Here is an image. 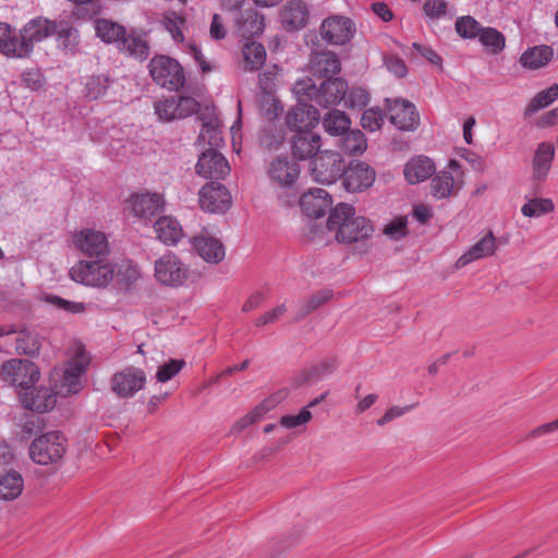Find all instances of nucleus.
I'll return each mask as SVG.
<instances>
[{"instance_id":"nucleus-1","label":"nucleus","mask_w":558,"mask_h":558,"mask_svg":"<svg viewBox=\"0 0 558 558\" xmlns=\"http://www.w3.org/2000/svg\"><path fill=\"white\" fill-rule=\"evenodd\" d=\"M327 228L335 232L338 242H362L373 235L374 227L368 219L356 216L354 208L345 203L338 204L328 217Z\"/></svg>"},{"instance_id":"nucleus-2","label":"nucleus","mask_w":558,"mask_h":558,"mask_svg":"<svg viewBox=\"0 0 558 558\" xmlns=\"http://www.w3.org/2000/svg\"><path fill=\"white\" fill-rule=\"evenodd\" d=\"M96 35L107 44H118L121 51L128 52L137 59H146L149 54V46L145 33L131 31L128 35L122 25L106 19L95 22Z\"/></svg>"},{"instance_id":"nucleus-3","label":"nucleus","mask_w":558,"mask_h":558,"mask_svg":"<svg viewBox=\"0 0 558 558\" xmlns=\"http://www.w3.org/2000/svg\"><path fill=\"white\" fill-rule=\"evenodd\" d=\"M114 264L107 258L80 259L69 270L70 278L82 286L106 289L114 279Z\"/></svg>"},{"instance_id":"nucleus-4","label":"nucleus","mask_w":558,"mask_h":558,"mask_svg":"<svg viewBox=\"0 0 558 558\" xmlns=\"http://www.w3.org/2000/svg\"><path fill=\"white\" fill-rule=\"evenodd\" d=\"M154 278L160 286L179 288L189 280L190 269L179 256L169 252L155 260Z\"/></svg>"},{"instance_id":"nucleus-5","label":"nucleus","mask_w":558,"mask_h":558,"mask_svg":"<svg viewBox=\"0 0 558 558\" xmlns=\"http://www.w3.org/2000/svg\"><path fill=\"white\" fill-rule=\"evenodd\" d=\"M65 450V437L60 432H49L33 440L29 446V458L37 464L48 465L59 461Z\"/></svg>"},{"instance_id":"nucleus-6","label":"nucleus","mask_w":558,"mask_h":558,"mask_svg":"<svg viewBox=\"0 0 558 558\" xmlns=\"http://www.w3.org/2000/svg\"><path fill=\"white\" fill-rule=\"evenodd\" d=\"M149 74L163 88L179 90L185 83L181 64L168 56H155L149 62Z\"/></svg>"},{"instance_id":"nucleus-7","label":"nucleus","mask_w":558,"mask_h":558,"mask_svg":"<svg viewBox=\"0 0 558 558\" xmlns=\"http://www.w3.org/2000/svg\"><path fill=\"white\" fill-rule=\"evenodd\" d=\"M0 377L3 381L16 386L24 392L39 380V368L28 360L12 359L2 364Z\"/></svg>"},{"instance_id":"nucleus-8","label":"nucleus","mask_w":558,"mask_h":558,"mask_svg":"<svg viewBox=\"0 0 558 558\" xmlns=\"http://www.w3.org/2000/svg\"><path fill=\"white\" fill-rule=\"evenodd\" d=\"M344 161L338 151H320L312 161L311 175L322 184H332L342 178Z\"/></svg>"},{"instance_id":"nucleus-9","label":"nucleus","mask_w":558,"mask_h":558,"mask_svg":"<svg viewBox=\"0 0 558 558\" xmlns=\"http://www.w3.org/2000/svg\"><path fill=\"white\" fill-rule=\"evenodd\" d=\"M463 185V171L456 160H450L447 168L439 171L430 181V193L437 199L456 195Z\"/></svg>"},{"instance_id":"nucleus-10","label":"nucleus","mask_w":558,"mask_h":558,"mask_svg":"<svg viewBox=\"0 0 558 558\" xmlns=\"http://www.w3.org/2000/svg\"><path fill=\"white\" fill-rule=\"evenodd\" d=\"M354 22L343 15H330L319 26L320 38L332 46H343L351 41L355 34Z\"/></svg>"},{"instance_id":"nucleus-11","label":"nucleus","mask_w":558,"mask_h":558,"mask_svg":"<svg viewBox=\"0 0 558 558\" xmlns=\"http://www.w3.org/2000/svg\"><path fill=\"white\" fill-rule=\"evenodd\" d=\"M73 244L77 251L88 258H107L110 254L107 235L99 230L82 229L74 233Z\"/></svg>"},{"instance_id":"nucleus-12","label":"nucleus","mask_w":558,"mask_h":558,"mask_svg":"<svg viewBox=\"0 0 558 558\" xmlns=\"http://www.w3.org/2000/svg\"><path fill=\"white\" fill-rule=\"evenodd\" d=\"M57 22L38 16L27 22L20 32V41L23 58L28 57L34 49V44L40 43L54 34Z\"/></svg>"},{"instance_id":"nucleus-13","label":"nucleus","mask_w":558,"mask_h":558,"mask_svg":"<svg viewBox=\"0 0 558 558\" xmlns=\"http://www.w3.org/2000/svg\"><path fill=\"white\" fill-rule=\"evenodd\" d=\"M198 202L203 210L211 214H223L232 204L231 194L220 183H207L198 192Z\"/></svg>"},{"instance_id":"nucleus-14","label":"nucleus","mask_w":558,"mask_h":558,"mask_svg":"<svg viewBox=\"0 0 558 558\" xmlns=\"http://www.w3.org/2000/svg\"><path fill=\"white\" fill-rule=\"evenodd\" d=\"M146 383V374L138 367H126L111 378V389L120 398H131L142 390Z\"/></svg>"},{"instance_id":"nucleus-15","label":"nucleus","mask_w":558,"mask_h":558,"mask_svg":"<svg viewBox=\"0 0 558 558\" xmlns=\"http://www.w3.org/2000/svg\"><path fill=\"white\" fill-rule=\"evenodd\" d=\"M300 172L299 165L288 156L274 158L267 169L270 182L281 189L291 187L298 181Z\"/></svg>"},{"instance_id":"nucleus-16","label":"nucleus","mask_w":558,"mask_h":558,"mask_svg":"<svg viewBox=\"0 0 558 558\" xmlns=\"http://www.w3.org/2000/svg\"><path fill=\"white\" fill-rule=\"evenodd\" d=\"M375 170L362 161H353L343 169L342 183L349 192H363L371 187L375 181Z\"/></svg>"},{"instance_id":"nucleus-17","label":"nucleus","mask_w":558,"mask_h":558,"mask_svg":"<svg viewBox=\"0 0 558 558\" xmlns=\"http://www.w3.org/2000/svg\"><path fill=\"white\" fill-rule=\"evenodd\" d=\"M195 169L198 175L216 180L226 178L231 170L223 155L211 148L201 154Z\"/></svg>"},{"instance_id":"nucleus-18","label":"nucleus","mask_w":558,"mask_h":558,"mask_svg":"<svg viewBox=\"0 0 558 558\" xmlns=\"http://www.w3.org/2000/svg\"><path fill=\"white\" fill-rule=\"evenodd\" d=\"M389 121L400 130L410 131L418 125V113L415 106L403 99L386 100Z\"/></svg>"},{"instance_id":"nucleus-19","label":"nucleus","mask_w":558,"mask_h":558,"mask_svg":"<svg viewBox=\"0 0 558 558\" xmlns=\"http://www.w3.org/2000/svg\"><path fill=\"white\" fill-rule=\"evenodd\" d=\"M318 121V110L301 100L288 111L286 117L287 125L298 133L311 132L310 130L315 128Z\"/></svg>"},{"instance_id":"nucleus-20","label":"nucleus","mask_w":558,"mask_h":558,"mask_svg":"<svg viewBox=\"0 0 558 558\" xmlns=\"http://www.w3.org/2000/svg\"><path fill=\"white\" fill-rule=\"evenodd\" d=\"M341 71V62L337 53L330 50L313 52L310 59V72L319 78L335 77Z\"/></svg>"},{"instance_id":"nucleus-21","label":"nucleus","mask_w":558,"mask_h":558,"mask_svg":"<svg viewBox=\"0 0 558 558\" xmlns=\"http://www.w3.org/2000/svg\"><path fill=\"white\" fill-rule=\"evenodd\" d=\"M280 19L286 29L300 31L310 21V8L303 0L288 1L280 12Z\"/></svg>"},{"instance_id":"nucleus-22","label":"nucleus","mask_w":558,"mask_h":558,"mask_svg":"<svg viewBox=\"0 0 558 558\" xmlns=\"http://www.w3.org/2000/svg\"><path fill=\"white\" fill-rule=\"evenodd\" d=\"M192 245L198 255L207 263L218 264L226 256V250L222 242L208 234L206 231L195 235Z\"/></svg>"},{"instance_id":"nucleus-23","label":"nucleus","mask_w":558,"mask_h":558,"mask_svg":"<svg viewBox=\"0 0 558 558\" xmlns=\"http://www.w3.org/2000/svg\"><path fill=\"white\" fill-rule=\"evenodd\" d=\"M348 92V84L340 77L326 78L316 93L315 102L322 107H330L340 104Z\"/></svg>"},{"instance_id":"nucleus-24","label":"nucleus","mask_w":558,"mask_h":558,"mask_svg":"<svg viewBox=\"0 0 558 558\" xmlns=\"http://www.w3.org/2000/svg\"><path fill=\"white\" fill-rule=\"evenodd\" d=\"M165 199L159 193H137L129 198L132 213L140 218H149L163 208Z\"/></svg>"},{"instance_id":"nucleus-25","label":"nucleus","mask_w":558,"mask_h":558,"mask_svg":"<svg viewBox=\"0 0 558 558\" xmlns=\"http://www.w3.org/2000/svg\"><path fill=\"white\" fill-rule=\"evenodd\" d=\"M21 403L27 410L44 413L51 410L56 404V396L47 387L36 388L19 392Z\"/></svg>"},{"instance_id":"nucleus-26","label":"nucleus","mask_w":558,"mask_h":558,"mask_svg":"<svg viewBox=\"0 0 558 558\" xmlns=\"http://www.w3.org/2000/svg\"><path fill=\"white\" fill-rule=\"evenodd\" d=\"M331 197L323 189H310L300 199V206L304 214L312 218H319L330 208Z\"/></svg>"},{"instance_id":"nucleus-27","label":"nucleus","mask_w":558,"mask_h":558,"mask_svg":"<svg viewBox=\"0 0 558 558\" xmlns=\"http://www.w3.org/2000/svg\"><path fill=\"white\" fill-rule=\"evenodd\" d=\"M496 250V239L492 232H488L458 258L456 267L463 268L477 259L489 257L495 254Z\"/></svg>"},{"instance_id":"nucleus-28","label":"nucleus","mask_w":558,"mask_h":558,"mask_svg":"<svg viewBox=\"0 0 558 558\" xmlns=\"http://www.w3.org/2000/svg\"><path fill=\"white\" fill-rule=\"evenodd\" d=\"M555 157V145L550 142H542L537 145L533 160V178L536 181H544L548 177Z\"/></svg>"},{"instance_id":"nucleus-29","label":"nucleus","mask_w":558,"mask_h":558,"mask_svg":"<svg viewBox=\"0 0 558 558\" xmlns=\"http://www.w3.org/2000/svg\"><path fill=\"white\" fill-rule=\"evenodd\" d=\"M322 138L312 132L296 133L292 138V154L300 160L313 158L319 151Z\"/></svg>"},{"instance_id":"nucleus-30","label":"nucleus","mask_w":558,"mask_h":558,"mask_svg":"<svg viewBox=\"0 0 558 558\" xmlns=\"http://www.w3.org/2000/svg\"><path fill=\"white\" fill-rule=\"evenodd\" d=\"M403 172L405 180L415 184L428 179L435 172V165L432 159L418 156L405 163Z\"/></svg>"},{"instance_id":"nucleus-31","label":"nucleus","mask_w":558,"mask_h":558,"mask_svg":"<svg viewBox=\"0 0 558 558\" xmlns=\"http://www.w3.org/2000/svg\"><path fill=\"white\" fill-rule=\"evenodd\" d=\"M207 113H203L201 119L202 130L198 136V142L203 144H208L209 148L215 149L218 147L221 138L220 132V123L218 117L215 114L214 110L206 109Z\"/></svg>"},{"instance_id":"nucleus-32","label":"nucleus","mask_w":558,"mask_h":558,"mask_svg":"<svg viewBox=\"0 0 558 558\" xmlns=\"http://www.w3.org/2000/svg\"><path fill=\"white\" fill-rule=\"evenodd\" d=\"M554 57L550 46L539 45L526 49L520 57V64L529 70H538L546 66Z\"/></svg>"},{"instance_id":"nucleus-33","label":"nucleus","mask_w":558,"mask_h":558,"mask_svg":"<svg viewBox=\"0 0 558 558\" xmlns=\"http://www.w3.org/2000/svg\"><path fill=\"white\" fill-rule=\"evenodd\" d=\"M238 32L243 37L259 35L264 31V17L256 10L241 11L235 20Z\"/></svg>"},{"instance_id":"nucleus-34","label":"nucleus","mask_w":558,"mask_h":558,"mask_svg":"<svg viewBox=\"0 0 558 558\" xmlns=\"http://www.w3.org/2000/svg\"><path fill=\"white\" fill-rule=\"evenodd\" d=\"M157 238L167 245L177 244L183 235L182 227L172 217H160L154 225Z\"/></svg>"},{"instance_id":"nucleus-35","label":"nucleus","mask_w":558,"mask_h":558,"mask_svg":"<svg viewBox=\"0 0 558 558\" xmlns=\"http://www.w3.org/2000/svg\"><path fill=\"white\" fill-rule=\"evenodd\" d=\"M24 489L22 475L14 470L0 474V499L4 501L15 500Z\"/></svg>"},{"instance_id":"nucleus-36","label":"nucleus","mask_w":558,"mask_h":558,"mask_svg":"<svg viewBox=\"0 0 558 558\" xmlns=\"http://www.w3.org/2000/svg\"><path fill=\"white\" fill-rule=\"evenodd\" d=\"M0 52L9 58H23L20 38L14 28L4 22H0Z\"/></svg>"},{"instance_id":"nucleus-37","label":"nucleus","mask_w":558,"mask_h":558,"mask_svg":"<svg viewBox=\"0 0 558 558\" xmlns=\"http://www.w3.org/2000/svg\"><path fill=\"white\" fill-rule=\"evenodd\" d=\"M323 126L328 134L339 136L350 130L351 120L345 112L332 109L325 114L323 119Z\"/></svg>"},{"instance_id":"nucleus-38","label":"nucleus","mask_w":558,"mask_h":558,"mask_svg":"<svg viewBox=\"0 0 558 558\" xmlns=\"http://www.w3.org/2000/svg\"><path fill=\"white\" fill-rule=\"evenodd\" d=\"M242 56L244 70L256 71L265 63L266 50L262 44L250 41L243 46Z\"/></svg>"},{"instance_id":"nucleus-39","label":"nucleus","mask_w":558,"mask_h":558,"mask_svg":"<svg viewBox=\"0 0 558 558\" xmlns=\"http://www.w3.org/2000/svg\"><path fill=\"white\" fill-rule=\"evenodd\" d=\"M340 148L348 155H362L367 148L365 134L360 130H349L340 140Z\"/></svg>"},{"instance_id":"nucleus-40","label":"nucleus","mask_w":558,"mask_h":558,"mask_svg":"<svg viewBox=\"0 0 558 558\" xmlns=\"http://www.w3.org/2000/svg\"><path fill=\"white\" fill-rule=\"evenodd\" d=\"M257 104L259 113L269 121L275 120L283 112V106L272 92H259Z\"/></svg>"},{"instance_id":"nucleus-41","label":"nucleus","mask_w":558,"mask_h":558,"mask_svg":"<svg viewBox=\"0 0 558 558\" xmlns=\"http://www.w3.org/2000/svg\"><path fill=\"white\" fill-rule=\"evenodd\" d=\"M332 291L331 290H320L315 293H313L311 296L300 301L298 305V315L296 317L299 319L304 318L310 313L314 312L315 310L319 308L324 304H326L328 301L332 298Z\"/></svg>"},{"instance_id":"nucleus-42","label":"nucleus","mask_w":558,"mask_h":558,"mask_svg":"<svg viewBox=\"0 0 558 558\" xmlns=\"http://www.w3.org/2000/svg\"><path fill=\"white\" fill-rule=\"evenodd\" d=\"M275 407L272 399H267L256 405L251 412L239 418L232 426L233 432H242L250 425L259 421L266 413Z\"/></svg>"},{"instance_id":"nucleus-43","label":"nucleus","mask_w":558,"mask_h":558,"mask_svg":"<svg viewBox=\"0 0 558 558\" xmlns=\"http://www.w3.org/2000/svg\"><path fill=\"white\" fill-rule=\"evenodd\" d=\"M15 351L19 354L35 355L40 350V341L34 331L16 330Z\"/></svg>"},{"instance_id":"nucleus-44","label":"nucleus","mask_w":558,"mask_h":558,"mask_svg":"<svg viewBox=\"0 0 558 558\" xmlns=\"http://www.w3.org/2000/svg\"><path fill=\"white\" fill-rule=\"evenodd\" d=\"M478 39L493 54H497L505 49V36L493 27H483Z\"/></svg>"},{"instance_id":"nucleus-45","label":"nucleus","mask_w":558,"mask_h":558,"mask_svg":"<svg viewBox=\"0 0 558 558\" xmlns=\"http://www.w3.org/2000/svg\"><path fill=\"white\" fill-rule=\"evenodd\" d=\"M558 98V85L554 84L550 87L539 92L526 106L525 113L533 114L538 110L549 106Z\"/></svg>"},{"instance_id":"nucleus-46","label":"nucleus","mask_w":558,"mask_h":558,"mask_svg":"<svg viewBox=\"0 0 558 558\" xmlns=\"http://www.w3.org/2000/svg\"><path fill=\"white\" fill-rule=\"evenodd\" d=\"M114 277L122 284L131 286L135 283L141 277L140 267L132 260H122L114 265Z\"/></svg>"},{"instance_id":"nucleus-47","label":"nucleus","mask_w":558,"mask_h":558,"mask_svg":"<svg viewBox=\"0 0 558 558\" xmlns=\"http://www.w3.org/2000/svg\"><path fill=\"white\" fill-rule=\"evenodd\" d=\"M555 206L549 198H532L521 207V213L525 217H541L551 213Z\"/></svg>"},{"instance_id":"nucleus-48","label":"nucleus","mask_w":558,"mask_h":558,"mask_svg":"<svg viewBox=\"0 0 558 558\" xmlns=\"http://www.w3.org/2000/svg\"><path fill=\"white\" fill-rule=\"evenodd\" d=\"M454 27L458 35L466 39L477 37L483 28L481 24L471 15L458 17Z\"/></svg>"},{"instance_id":"nucleus-49","label":"nucleus","mask_w":558,"mask_h":558,"mask_svg":"<svg viewBox=\"0 0 558 558\" xmlns=\"http://www.w3.org/2000/svg\"><path fill=\"white\" fill-rule=\"evenodd\" d=\"M53 35L57 36V40L64 49H72L77 44L78 33L66 22L62 21L57 23V28Z\"/></svg>"},{"instance_id":"nucleus-50","label":"nucleus","mask_w":558,"mask_h":558,"mask_svg":"<svg viewBox=\"0 0 558 558\" xmlns=\"http://www.w3.org/2000/svg\"><path fill=\"white\" fill-rule=\"evenodd\" d=\"M385 121V114L381 109L377 107L364 110L361 117V125L364 130L375 132L379 130Z\"/></svg>"},{"instance_id":"nucleus-51","label":"nucleus","mask_w":558,"mask_h":558,"mask_svg":"<svg viewBox=\"0 0 558 558\" xmlns=\"http://www.w3.org/2000/svg\"><path fill=\"white\" fill-rule=\"evenodd\" d=\"M184 22V17L177 14L175 12H169L165 14L163 25L175 41L181 43L184 39V35L182 33V26Z\"/></svg>"},{"instance_id":"nucleus-52","label":"nucleus","mask_w":558,"mask_h":558,"mask_svg":"<svg viewBox=\"0 0 558 558\" xmlns=\"http://www.w3.org/2000/svg\"><path fill=\"white\" fill-rule=\"evenodd\" d=\"M82 375L65 369L59 392L63 396L77 393L83 388Z\"/></svg>"},{"instance_id":"nucleus-53","label":"nucleus","mask_w":558,"mask_h":558,"mask_svg":"<svg viewBox=\"0 0 558 558\" xmlns=\"http://www.w3.org/2000/svg\"><path fill=\"white\" fill-rule=\"evenodd\" d=\"M337 365L338 364L335 359L322 360L313 365L308 371L304 372V380H312L329 374L337 368Z\"/></svg>"},{"instance_id":"nucleus-54","label":"nucleus","mask_w":558,"mask_h":558,"mask_svg":"<svg viewBox=\"0 0 558 558\" xmlns=\"http://www.w3.org/2000/svg\"><path fill=\"white\" fill-rule=\"evenodd\" d=\"M183 360H169L158 367L156 378L159 383H166L174 377L184 366Z\"/></svg>"},{"instance_id":"nucleus-55","label":"nucleus","mask_w":558,"mask_h":558,"mask_svg":"<svg viewBox=\"0 0 558 558\" xmlns=\"http://www.w3.org/2000/svg\"><path fill=\"white\" fill-rule=\"evenodd\" d=\"M155 112L160 120L171 121L179 119L175 110V98L170 97L167 99L159 100L155 104Z\"/></svg>"},{"instance_id":"nucleus-56","label":"nucleus","mask_w":558,"mask_h":558,"mask_svg":"<svg viewBox=\"0 0 558 558\" xmlns=\"http://www.w3.org/2000/svg\"><path fill=\"white\" fill-rule=\"evenodd\" d=\"M343 100L348 108H361L367 105L368 93L364 88L353 87L348 89Z\"/></svg>"},{"instance_id":"nucleus-57","label":"nucleus","mask_w":558,"mask_h":558,"mask_svg":"<svg viewBox=\"0 0 558 558\" xmlns=\"http://www.w3.org/2000/svg\"><path fill=\"white\" fill-rule=\"evenodd\" d=\"M416 407V404H407V405H403V407H400V405H392L390 407L381 417H379L377 421H376V424L378 426H385L387 424H389L390 422H392L393 420H397L403 415H405L407 413L411 412L412 410H414Z\"/></svg>"},{"instance_id":"nucleus-58","label":"nucleus","mask_w":558,"mask_h":558,"mask_svg":"<svg viewBox=\"0 0 558 558\" xmlns=\"http://www.w3.org/2000/svg\"><path fill=\"white\" fill-rule=\"evenodd\" d=\"M407 222L405 217H398L385 226L384 233L392 240H399L407 235Z\"/></svg>"},{"instance_id":"nucleus-59","label":"nucleus","mask_w":558,"mask_h":558,"mask_svg":"<svg viewBox=\"0 0 558 558\" xmlns=\"http://www.w3.org/2000/svg\"><path fill=\"white\" fill-rule=\"evenodd\" d=\"M312 413L304 408L299 414L281 416L280 424L284 428L292 429L305 425L312 420Z\"/></svg>"},{"instance_id":"nucleus-60","label":"nucleus","mask_w":558,"mask_h":558,"mask_svg":"<svg viewBox=\"0 0 558 558\" xmlns=\"http://www.w3.org/2000/svg\"><path fill=\"white\" fill-rule=\"evenodd\" d=\"M279 74V68L277 65H272L267 68L264 72L259 74V89L260 92H272L275 93L276 88V80Z\"/></svg>"},{"instance_id":"nucleus-61","label":"nucleus","mask_w":558,"mask_h":558,"mask_svg":"<svg viewBox=\"0 0 558 558\" xmlns=\"http://www.w3.org/2000/svg\"><path fill=\"white\" fill-rule=\"evenodd\" d=\"M89 364V355L83 348H77L74 356L69 361L65 369L74 373L84 374L87 365Z\"/></svg>"},{"instance_id":"nucleus-62","label":"nucleus","mask_w":558,"mask_h":558,"mask_svg":"<svg viewBox=\"0 0 558 558\" xmlns=\"http://www.w3.org/2000/svg\"><path fill=\"white\" fill-rule=\"evenodd\" d=\"M199 104L192 97L175 99V110L179 119L186 118L198 110Z\"/></svg>"},{"instance_id":"nucleus-63","label":"nucleus","mask_w":558,"mask_h":558,"mask_svg":"<svg viewBox=\"0 0 558 558\" xmlns=\"http://www.w3.org/2000/svg\"><path fill=\"white\" fill-rule=\"evenodd\" d=\"M293 92L300 98H307L315 101L318 88L314 85L311 78H304L294 84Z\"/></svg>"},{"instance_id":"nucleus-64","label":"nucleus","mask_w":558,"mask_h":558,"mask_svg":"<svg viewBox=\"0 0 558 558\" xmlns=\"http://www.w3.org/2000/svg\"><path fill=\"white\" fill-rule=\"evenodd\" d=\"M424 12L430 19H439L446 14L447 3L445 0H426Z\"/></svg>"}]
</instances>
